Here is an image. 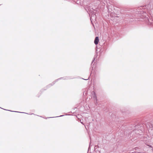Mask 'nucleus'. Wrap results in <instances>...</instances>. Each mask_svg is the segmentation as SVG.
<instances>
[{
    "label": "nucleus",
    "mask_w": 153,
    "mask_h": 153,
    "mask_svg": "<svg viewBox=\"0 0 153 153\" xmlns=\"http://www.w3.org/2000/svg\"><path fill=\"white\" fill-rule=\"evenodd\" d=\"M141 8L146 9L131 14V16L132 17L131 18L143 19L148 24L153 25V5L152 6V4L149 3L143 7H141L139 9Z\"/></svg>",
    "instance_id": "f257e3e1"
},
{
    "label": "nucleus",
    "mask_w": 153,
    "mask_h": 153,
    "mask_svg": "<svg viewBox=\"0 0 153 153\" xmlns=\"http://www.w3.org/2000/svg\"><path fill=\"white\" fill-rule=\"evenodd\" d=\"M135 129L134 130V132L138 135L139 138H140L142 140V138L144 136H142V134L143 133V131L144 128V126L143 124H138L135 126Z\"/></svg>",
    "instance_id": "f03ea898"
},
{
    "label": "nucleus",
    "mask_w": 153,
    "mask_h": 153,
    "mask_svg": "<svg viewBox=\"0 0 153 153\" xmlns=\"http://www.w3.org/2000/svg\"><path fill=\"white\" fill-rule=\"evenodd\" d=\"M142 138V141H143L144 143L147 146L150 147H152V145H153V136L151 137L148 135Z\"/></svg>",
    "instance_id": "7ed1b4c3"
},
{
    "label": "nucleus",
    "mask_w": 153,
    "mask_h": 153,
    "mask_svg": "<svg viewBox=\"0 0 153 153\" xmlns=\"http://www.w3.org/2000/svg\"><path fill=\"white\" fill-rule=\"evenodd\" d=\"M72 79V78H71L70 76H65L63 77H61L60 78L57 79H56L55 81H53L52 83L50 84H49L48 85L46 86V87H45V88L44 89V90H45L47 89L48 88H50L51 86L53 85H54L58 80L61 79H62L64 80H66V79Z\"/></svg>",
    "instance_id": "20e7f679"
},
{
    "label": "nucleus",
    "mask_w": 153,
    "mask_h": 153,
    "mask_svg": "<svg viewBox=\"0 0 153 153\" xmlns=\"http://www.w3.org/2000/svg\"><path fill=\"white\" fill-rule=\"evenodd\" d=\"M144 125H145L148 129L152 130L153 129V120H151L149 122H146L144 123Z\"/></svg>",
    "instance_id": "39448f33"
},
{
    "label": "nucleus",
    "mask_w": 153,
    "mask_h": 153,
    "mask_svg": "<svg viewBox=\"0 0 153 153\" xmlns=\"http://www.w3.org/2000/svg\"><path fill=\"white\" fill-rule=\"evenodd\" d=\"M91 95L92 97L93 98V99L94 101V103L95 104H97V99L95 92L94 91H92L91 93Z\"/></svg>",
    "instance_id": "423d86ee"
},
{
    "label": "nucleus",
    "mask_w": 153,
    "mask_h": 153,
    "mask_svg": "<svg viewBox=\"0 0 153 153\" xmlns=\"http://www.w3.org/2000/svg\"><path fill=\"white\" fill-rule=\"evenodd\" d=\"M94 60H95V58H94L93 59V60L91 62V67L90 69L91 70H93V68L94 66V64H95V62H94Z\"/></svg>",
    "instance_id": "0eeeda50"
},
{
    "label": "nucleus",
    "mask_w": 153,
    "mask_h": 153,
    "mask_svg": "<svg viewBox=\"0 0 153 153\" xmlns=\"http://www.w3.org/2000/svg\"><path fill=\"white\" fill-rule=\"evenodd\" d=\"M99 42V37L98 36H97L95 37V39L94 40V44L97 45L98 44Z\"/></svg>",
    "instance_id": "6e6552de"
},
{
    "label": "nucleus",
    "mask_w": 153,
    "mask_h": 153,
    "mask_svg": "<svg viewBox=\"0 0 153 153\" xmlns=\"http://www.w3.org/2000/svg\"><path fill=\"white\" fill-rule=\"evenodd\" d=\"M9 111H10L9 110ZM12 111V112H15L20 113H24V112H19V111Z\"/></svg>",
    "instance_id": "1a4fd4ad"
},
{
    "label": "nucleus",
    "mask_w": 153,
    "mask_h": 153,
    "mask_svg": "<svg viewBox=\"0 0 153 153\" xmlns=\"http://www.w3.org/2000/svg\"><path fill=\"white\" fill-rule=\"evenodd\" d=\"M64 116V115H60V116H59L56 117H62V116Z\"/></svg>",
    "instance_id": "9d476101"
},
{
    "label": "nucleus",
    "mask_w": 153,
    "mask_h": 153,
    "mask_svg": "<svg viewBox=\"0 0 153 153\" xmlns=\"http://www.w3.org/2000/svg\"><path fill=\"white\" fill-rule=\"evenodd\" d=\"M89 16H90V19L91 20V19L92 18V16H91V15L90 14H89Z\"/></svg>",
    "instance_id": "9b49d317"
},
{
    "label": "nucleus",
    "mask_w": 153,
    "mask_h": 153,
    "mask_svg": "<svg viewBox=\"0 0 153 153\" xmlns=\"http://www.w3.org/2000/svg\"><path fill=\"white\" fill-rule=\"evenodd\" d=\"M93 16L94 17L95 16H96V15H95V14H94H94H93Z\"/></svg>",
    "instance_id": "f8f14e48"
},
{
    "label": "nucleus",
    "mask_w": 153,
    "mask_h": 153,
    "mask_svg": "<svg viewBox=\"0 0 153 153\" xmlns=\"http://www.w3.org/2000/svg\"><path fill=\"white\" fill-rule=\"evenodd\" d=\"M89 77L88 78V79H84L83 78H82V79H83L85 80H88L89 79Z\"/></svg>",
    "instance_id": "ddd939ff"
},
{
    "label": "nucleus",
    "mask_w": 153,
    "mask_h": 153,
    "mask_svg": "<svg viewBox=\"0 0 153 153\" xmlns=\"http://www.w3.org/2000/svg\"><path fill=\"white\" fill-rule=\"evenodd\" d=\"M54 117H48L47 118H46V119H47V118H53Z\"/></svg>",
    "instance_id": "4468645a"
},
{
    "label": "nucleus",
    "mask_w": 153,
    "mask_h": 153,
    "mask_svg": "<svg viewBox=\"0 0 153 153\" xmlns=\"http://www.w3.org/2000/svg\"><path fill=\"white\" fill-rule=\"evenodd\" d=\"M135 149L136 150H137L138 148L137 147H136Z\"/></svg>",
    "instance_id": "2eb2a0df"
},
{
    "label": "nucleus",
    "mask_w": 153,
    "mask_h": 153,
    "mask_svg": "<svg viewBox=\"0 0 153 153\" xmlns=\"http://www.w3.org/2000/svg\"><path fill=\"white\" fill-rule=\"evenodd\" d=\"M43 90V89H42L41 90V91L42 90Z\"/></svg>",
    "instance_id": "dca6fc26"
},
{
    "label": "nucleus",
    "mask_w": 153,
    "mask_h": 153,
    "mask_svg": "<svg viewBox=\"0 0 153 153\" xmlns=\"http://www.w3.org/2000/svg\"><path fill=\"white\" fill-rule=\"evenodd\" d=\"M81 123L82 124H83L82 122H81Z\"/></svg>",
    "instance_id": "f3484780"
}]
</instances>
